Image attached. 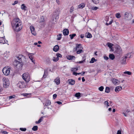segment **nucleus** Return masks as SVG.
Returning a JSON list of instances; mask_svg holds the SVG:
<instances>
[{
	"instance_id": "1",
	"label": "nucleus",
	"mask_w": 134,
	"mask_h": 134,
	"mask_svg": "<svg viewBox=\"0 0 134 134\" xmlns=\"http://www.w3.org/2000/svg\"><path fill=\"white\" fill-rule=\"evenodd\" d=\"M11 25L13 29L16 31H18L22 28L23 25L21 24H19L12 22Z\"/></svg>"
},
{
	"instance_id": "2",
	"label": "nucleus",
	"mask_w": 134,
	"mask_h": 134,
	"mask_svg": "<svg viewBox=\"0 0 134 134\" xmlns=\"http://www.w3.org/2000/svg\"><path fill=\"white\" fill-rule=\"evenodd\" d=\"M20 59L15 60L13 62L14 65L16 66L18 70H21L22 69L23 63Z\"/></svg>"
},
{
	"instance_id": "3",
	"label": "nucleus",
	"mask_w": 134,
	"mask_h": 134,
	"mask_svg": "<svg viewBox=\"0 0 134 134\" xmlns=\"http://www.w3.org/2000/svg\"><path fill=\"white\" fill-rule=\"evenodd\" d=\"M2 80L3 87L5 88L8 87L10 84L9 80L5 77H3L2 79Z\"/></svg>"
},
{
	"instance_id": "4",
	"label": "nucleus",
	"mask_w": 134,
	"mask_h": 134,
	"mask_svg": "<svg viewBox=\"0 0 134 134\" xmlns=\"http://www.w3.org/2000/svg\"><path fill=\"white\" fill-rule=\"evenodd\" d=\"M83 48L81 47V44H76L75 50L77 54H80L83 52L82 50Z\"/></svg>"
},
{
	"instance_id": "5",
	"label": "nucleus",
	"mask_w": 134,
	"mask_h": 134,
	"mask_svg": "<svg viewBox=\"0 0 134 134\" xmlns=\"http://www.w3.org/2000/svg\"><path fill=\"white\" fill-rule=\"evenodd\" d=\"M23 79L26 82H28L30 80V76L28 73H25L22 75Z\"/></svg>"
},
{
	"instance_id": "6",
	"label": "nucleus",
	"mask_w": 134,
	"mask_h": 134,
	"mask_svg": "<svg viewBox=\"0 0 134 134\" xmlns=\"http://www.w3.org/2000/svg\"><path fill=\"white\" fill-rule=\"evenodd\" d=\"M11 68L4 67L2 71L3 74L5 75L8 76L9 75Z\"/></svg>"
},
{
	"instance_id": "7",
	"label": "nucleus",
	"mask_w": 134,
	"mask_h": 134,
	"mask_svg": "<svg viewBox=\"0 0 134 134\" xmlns=\"http://www.w3.org/2000/svg\"><path fill=\"white\" fill-rule=\"evenodd\" d=\"M26 84L24 82H19L18 83V85L20 88H23L26 87Z\"/></svg>"
},
{
	"instance_id": "8",
	"label": "nucleus",
	"mask_w": 134,
	"mask_h": 134,
	"mask_svg": "<svg viewBox=\"0 0 134 134\" xmlns=\"http://www.w3.org/2000/svg\"><path fill=\"white\" fill-rule=\"evenodd\" d=\"M124 16L126 19L130 20L132 16L130 13L126 12L124 14Z\"/></svg>"
},
{
	"instance_id": "9",
	"label": "nucleus",
	"mask_w": 134,
	"mask_h": 134,
	"mask_svg": "<svg viewBox=\"0 0 134 134\" xmlns=\"http://www.w3.org/2000/svg\"><path fill=\"white\" fill-rule=\"evenodd\" d=\"M133 56V54L132 53H128L124 56L125 59L127 58H132Z\"/></svg>"
},
{
	"instance_id": "10",
	"label": "nucleus",
	"mask_w": 134,
	"mask_h": 134,
	"mask_svg": "<svg viewBox=\"0 0 134 134\" xmlns=\"http://www.w3.org/2000/svg\"><path fill=\"white\" fill-rule=\"evenodd\" d=\"M12 22H14V23L15 22L20 24H22L21 20L18 18H14Z\"/></svg>"
},
{
	"instance_id": "11",
	"label": "nucleus",
	"mask_w": 134,
	"mask_h": 134,
	"mask_svg": "<svg viewBox=\"0 0 134 134\" xmlns=\"http://www.w3.org/2000/svg\"><path fill=\"white\" fill-rule=\"evenodd\" d=\"M112 81L113 83L115 85H119L120 81L118 80L113 79L112 80Z\"/></svg>"
},
{
	"instance_id": "12",
	"label": "nucleus",
	"mask_w": 134,
	"mask_h": 134,
	"mask_svg": "<svg viewBox=\"0 0 134 134\" xmlns=\"http://www.w3.org/2000/svg\"><path fill=\"white\" fill-rule=\"evenodd\" d=\"M30 29L32 34L34 35H35L36 34V33L34 31L35 29L34 27L32 26H31L30 27Z\"/></svg>"
},
{
	"instance_id": "13",
	"label": "nucleus",
	"mask_w": 134,
	"mask_h": 134,
	"mask_svg": "<svg viewBox=\"0 0 134 134\" xmlns=\"http://www.w3.org/2000/svg\"><path fill=\"white\" fill-rule=\"evenodd\" d=\"M122 89V87L121 86H118L115 87V91L116 92L118 93L119 91H121Z\"/></svg>"
},
{
	"instance_id": "14",
	"label": "nucleus",
	"mask_w": 134,
	"mask_h": 134,
	"mask_svg": "<svg viewBox=\"0 0 134 134\" xmlns=\"http://www.w3.org/2000/svg\"><path fill=\"white\" fill-rule=\"evenodd\" d=\"M119 61L121 64H126V59H119Z\"/></svg>"
},
{
	"instance_id": "15",
	"label": "nucleus",
	"mask_w": 134,
	"mask_h": 134,
	"mask_svg": "<svg viewBox=\"0 0 134 134\" xmlns=\"http://www.w3.org/2000/svg\"><path fill=\"white\" fill-rule=\"evenodd\" d=\"M63 33L64 36L67 35L69 33V31L67 29H65L63 31Z\"/></svg>"
},
{
	"instance_id": "16",
	"label": "nucleus",
	"mask_w": 134,
	"mask_h": 134,
	"mask_svg": "<svg viewBox=\"0 0 134 134\" xmlns=\"http://www.w3.org/2000/svg\"><path fill=\"white\" fill-rule=\"evenodd\" d=\"M69 84L74 85L75 83V81L72 79H69L68 80Z\"/></svg>"
},
{
	"instance_id": "17",
	"label": "nucleus",
	"mask_w": 134,
	"mask_h": 134,
	"mask_svg": "<svg viewBox=\"0 0 134 134\" xmlns=\"http://www.w3.org/2000/svg\"><path fill=\"white\" fill-rule=\"evenodd\" d=\"M7 41H5L4 38L3 37H0V43H2L3 44H4L5 43H7Z\"/></svg>"
},
{
	"instance_id": "18",
	"label": "nucleus",
	"mask_w": 134,
	"mask_h": 134,
	"mask_svg": "<svg viewBox=\"0 0 134 134\" xmlns=\"http://www.w3.org/2000/svg\"><path fill=\"white\" fill-rule=\"evenodd\" d=\"M59 49V47L58 45L55 46L53 48V50L54 51L56 52L58 51Z\"/></svg>"
},
{
	"instance_id": "19",
	"label": "nucleus",
	"mask_w": 134,
	"mask_h": 134,
	"mask_svg": "<svg viewBox=\"0 0 134 134\" xmlns=\"http://www.w3.org/2000/svg\"><path fill=\"white\" fill-rule=\"evenodd\" d=\"M54 82L57 85H59L60 83V79L59 78H57L54 80Z\"/></svg>"
},
{
	"instance_id": "20",
	"label": "nucleus",
	"mask_w": 134,
	"mask_h": 134,
	"mask_svg": "<svg viewBox=\"0 0 134 134\" xmlns=\"http://www.w3.org/2000/svg\"><path fill=\"white\" fill-rule=\"evenodd\" d=\"M51 104V101L49 100H48L46 101V102L44 105L45 107H48L49 105H50Z\"/></svg>"
},
{
	"instance_id": "21",
	"label": "nucleus",
	"mask_w": 134,
	"mask_h": 134,
	"mask_svg": "<svg viewBox=\"0 0 134 134\" xmlns=\"http://www.w3.org/2000/svg\"><path fill=\"white\" fill-rule=\"evenodd\" d=\"M9 51L7 52L6 51L3 54L4 56L6 58L8 57L9 55Z\"/></svg>"
},
{
	"instance_id": "22",
	"label": "nucleus",
	"mask_w": 134,
	"mask_h": 134,
	"mask_svg": "<svg viewBox=\"0 0 134 134\" xmlns=\"http://www.w3.org/2000/svg\"><path fill=\"white\" fill-rule=\"evenodd\" d=\"M21 9L25 10L26 8V7L25 6L24 4H23L21 5Z\"/></svg>"
},
{
	"instance_id": "23",
	"label": "nucleus",
	"mask_w": 134,
	"mask_h": 134,
	"mask_svg": "<svg viewBox=\"0 0 134 134\" xmlns=\"http://www.w3.org/2000/svg\"><path fill=\"white\" fill-rule=\"evenodd\" d=\"M124 74H122V75L124 76H126V75H124V74H127L128 75H131V72H130L129 71H126L124 72Z\"/></svg>"
},
{
	"instance_id": "24",
	"label": "nucleus",
	"mask_w": 134,
	"mask_h": 134,
	"mask_svg": "<svg viewBox=\"0 0 134 134\" xmlns=\"http://www.w3.org/2000/svg\"><path fill=\"white\" fill-rule=\"evenodd\" d=\"M86 36L87 38H91L92 37V35L89 32L86 34Z\"/></svg>"
},
{
	"instance_id": "25",
	"label": "nucleus",
	"mask_w": 134,
	"mask_h": 134,
	"mask_svg": "<svg viewBox=\"0 0 134 134\" xmlns=\"http://www.w3.org/2000/svg\"><path fill=\"white\" fill-rule=\"evenodd\" d=\"M48 74L47 73V71L46 70L44 71V73L43 75V77L44 78H45L47 76Z\"/></svg>"
},
{
	"instance_id": "26",
	"label": "nucleus",
	"mask_w": 134,
	"mask_h": 134,
	"mask_svg": "<svg viewBox=\"0 0 134 134\" xmlns=\"http://www.w3.org/2000/svg\"><path fill=\"white\" fill-rule=\"evenodd\" d=\"M85 7V4H81L78 6V7L80 8H82Z\"/></svg>"
},
{
	"instance_id": "27",
	"label": "nucleus",
	"mask_w": 134,
	"mask_h": 134,
	"mask_svg": "<svg viewBox=\"0 0 134 134\" xmlns=\"http://www.w3.org/2000/svg\"><path fill=\"white\" fill-rule=\"evenodd\" d=\"M98 9V8L96 7H91V9L92 10H96Z\"/></svg>"
},
{
	"instance_id": "28",
	"label": "nucleus",
	"mask_w": 134,
	"mask_h": 134,
	"mask_svg": "<svg viewBox=\"0 0 134 134\" xmlns=\"http://www.w3.org/2000/svg\"><path fill=\"white\" fill-rule=\"evenodd\" d=\"M110 91V88L108 87H107L105 88V92L107 93H109Z\"/></svg>"
},
{
	"instance_id": "29",
	"label": "nucleus",
	"mask_w": 134,
	"mask_h": 134,
	"mask_svg": "<svg viewBox=\"0 0 134 134\" xmlns=\"http://www.w3.org/2000/svg\"><path fill=\"white\" fill-rule=\"evenodd\" d=\"M67 59H73V58H75L74 56H71V55H68L66 57Z\"/></svg>"
},
{
	"instance_id": "30",
	"label": "nucleus",
	"mask_w": 134,
	"mask_h": 134,
	"mask_svg": "<svg viewBox=\"0 0 134 134\" xmlns=\"http://www.w3.org/2000/svg\"><path fill=\"white\" fill-rule=\"evenodd\" d=\"M32 129L34 131H36L38 129V127L37 126H34L32 128Z\"/></svg>"
},
{
	"instance_id": "31",
	"label": "nucleus",
	"mask_w": 134,
	"mask_h": 134,
	"mask_svg": "<svg viewBox=\"0 0 134 134\" xmlns=\"http://www.w3.org/2000/svg\"><path fill=\"white\" fill-rule=\"evenodd\" d=\"M76 36V34H70L69 35V36L70 37V38L71 39H72L74 37H75Z\"/></svg>"
},
{
	"instance_id": "32",
	"label": "nucleus",
	"mask_w": 134,
	"mask_h": 134,
	"mask_svg": "<svg viewBox=\"0 0 134 134\" xmlns=\"http://www.w3.org/2000/svg\"><path fill=\"white\" fill-rule=\"evenodd\" d=\"M110 59H114L115 56L113 54H110L109 55Z\"/></svg>"
},
{
	"instance_id": "33",
	"label": "nucleus",
	"mask_w": 134,
	"mask_h": 134,
	"mask_svg": "<svg viewBox=\"0 0 134 134\" xmlns=\"http://www.w3.org/2000/svg\"><path fill=\"white\" fill-rule=\"evenodd\" d=\"M61 36H62V34H59L58 35L57 38V40H60L61 38Z\"/></svg>"
},
{
	"instance_id": "34",
	"label": "nucleus",
	"mask_w": 134,
	"mask_h": 134,
	"mask_svg": "<svg viewBox=\"0 0 134 134\" xmlns=\"http://www.w3.org/2000/svg\"><path fill=\"white\" fill-rule=\"evenodd\" d=\"M108 46L110 48H111L113 46V44L110 43H107Z\"/></svg>"
},
{
	"instance_id": "35",
	"label": "nucleus",
	"mask_w": 134,
	"mask_h": 134,
	"mask_svg": "<svg viewBox=\"0 0 134 134\" xmlns=\"http://www.w3.org/2000/svg\"><path fill=\"white\" fill-rule=\"evenodd\" d=\"M56 56H57V57L56 58H57V59H58V58L59 57V58H61L62 57V56L61 54H60L59 53H57L56 54ZM54 58V59H56V58Z\"/></svg>"
},
{
	"instance_id": "36",
	"label": "nucleus",
	"mask_w": 134,
	"mask_h": 134,
	"mask_svg": "<svg viewBox=\"0 0 134 134\" xmlns=\"http://www.w3.org/2000/svg\"><path fill=\"white\" fill-rule=\"evenodd\" d=\"M18 59H23L25 58L23 56V55H19L18 57H17Z\"/></svg>"
},
{
	"instance_id": "37",
	"label": "nucleus",
	"mask_w": 134,
	"mask_h": 134,
	"mask_svg": "<svg viewBox=\"0 0 134 134\" xmlns=\"http://www.w3.org/2000/svg\"><path fill=\"white\" fill-rule=\"evenodd\" d=\"M92 2L95 4H97L99 3L98 0H92Z\"/></svg>"
},
{
	"instance_id": "38",
	"label": "nucleus",
	"mask_w": 134,
	"mask_h": 134,
	"mask_svg": "<svg viewBox=\"0 0 134 134\" xmlns=\"http://www.w3.org/2000/svg\"><path fill=\"white\" fill-rule=\"evenodd\" d=\"M116 16L118 18H119L120 17V15L119 13H117L116 14Z\"/></svg>"
},
{
	"instance_id": "39",
	"label": "nucleus",
	"mask_w": 134,
	"mask_h": 134,
	"mask_svg": "<svg viewBox=\"0 0 134 134\" xmlns=\"http://www.w3.org/2000/svg\"><path fill=\"white\" fill-rule=\"evenodd\" d=\"M97 60V59H91V60L90 62V63H93L95 62H96Z\"/></svg>"
},
{
	"instance_id": "40",
	"label": "nucleus",
	"mask_w": 134,
	"mask_h": 134,
	"mask_svg": "<svg viewBox=\"0 0 134 134\" xmlns=\"http://www.w3.org/2000/svg\"><path fill=\"white\" fill-rule=\"evenodd\" d=\"M104 88L103 86H101L99 88V90L101 91H103Z\"/></svg>"
},
{
	"instance_id": "41",
	"label": "nucleus",
	"mask_w": 134,
	"mask_h": 134,
	"mask_svg": "<svg viewBox=\"0 0 134 134\" xmlns=\"http://www.w3.org/2000/svg\"><path fill=\"white\" fill-rule=\"evenodd\" d=\"M74 7L73 6H72L70 9V12L71 13L74 11Z\"/></svg>"
},
{
	"instance_id": "42",
	"label": "nucleus",
	"mask_w": 134,
	"mask_h": 134,
	"mask_svg": "<svg viewBox=\"0 0 134 134\" xmlns=\"http://www.w3.org/2000/svg\"><path fill=\"white\" fill-rule=\"evenodd\" d=\"M80 96V94L79 93H77L75 94V96L76 97H78Z\"/></svg>"
},
{
	"instance_id": "43",
	"label": "nucleus",
	"mask_w": 134,
	"mask_h": 134,
	"mask_svg": "<svg viewBox=\"0 0 134 134\" xmlns=\"http://www.w3.org/2000/svg\"><path fill=\"white\" fill-rule=\"evenodd\" d=\"M77 70H78V68H74L72 69V71H76Z\"/></svg>"
},
{
	"instance_id": "44",
	"label": "nucleus",
	"mask_w": 134,
	"mask_h": 134,
	"mask_svg": "<svg viewBox=\"0 0 134 134\" xmlns=\"http://www.w3.org/2000/svg\"><path fill=\"white\" fill-rule=\"evenodd\" d=\"M20 130L22 131H25L26 130V129L25 128H20Z\"/></svg>"
},
{
	"instance_id": "45",
	"label": "nucleus",
	"mask_w": 134,
	"mask_h": 134,
	"mask_svg": "<svg viewBox=\"0 0 134 134\" xmlns=\"http://www.w3.org/2000/svg\"><path fill=\"white\" fill-rule=\"evenodd\" d=\"M15 97V96L13 95V96H10L9 97V99H11L12 98H14Z\"/></svg>"
},
{
	"instance_id": "46",
	"label": "nucleus",
	"mask_w": 134,
	"mask_h": 134,
	"mask_svg": "<svg viewBox=\"0 0 134 134\" xmlns=\"http://www.w3.org/2000/svg\"><path fill=\"white\" fill-rule=\"evenodd\" d=\"M57 97V95L56 94H54L53 95V98L54 99H55Z\"/></svg>"
},
{
	"instance_id": "47",
	"label": "nucleus",
	"mask_w": 134,
	"mask_h": 134,
	"mask_svg": "<svg viewBox=\"0 0 134 134\" xmlns=\"http://www.w3.org/2000/svg\"><path fill=\"white\" fill-rule=\"evenodd\" d=\"M18 3V1H15L14 3L12 4V5H15L16 4H17Z\"/></svg>"
},
{
	"instance_id": "48",
	"label": "nucleus",
	"mask_w": 134,
	"mask_h": 134,
	"mask_svg": "<svg viewBox=\"0 0 134 134\" xmlns=\"http://www.w3.org/2000/svg\"><path fill=\"white\" fill-rule=\"evenodd\" d=\"M85 60H84L82 61H80L79 62V63H83L85 62Z\"/></svg>"
},
{
	"instance_id": "49",
	"label": "nucleus",
	"mask_w": 134,
	"mask_h": 134,
	"mask_svg": "<svg viewBox=\"0 0 134 134\" xmlns=\"http://www.w3.org/2000/svg\"><path fill=\"white\" fill-rule=\"evenodd\" d=\"M108 103H109L107 101H106L104 102L105 104H107V107L109 106V105L108 104Z\"/></svg>"
},
{
	"instance_id": "50",
	"label": "nucleus",
	"mask_w": 134,
	"mask_h": 134,
	"mask_svg": "<svg viewBox=\"0 0 134 134\" xmlns=\"http://www.w3.org/2000/svg\"><path fill=\"white\" fill-rule=\"evenodd\" d=\"M29 94L28 93H23L22 94V95L25 96H27Z\"/></svg>"
},
{
	"instance_id": "51",
	"label": "nucleus",
	"mask_w": 134,
	"mask_h": 134,
	"mask_svg": "<svg viewBox=\"0 0 134 134\" xmlns=\"http://www.w3.org/2000/svg\"><path fill=\"white\" fill-rule=\"evenodd\" d=\"M31 61L34 64L35 63V59H30Z\"/></svg>"
},
{
	"instance_id": "52",
	"label": "nucleus",
	"mask_w": 134,
	"mask_h": 134,
	"mask_svg": "<svg viewBox=\"0 0 134 134\" xmlns=\"http://www.w3.org/2000/svg\"><path fill=\"white\" fill-rule=\"evenodd\" d=\"M117 134H121V131L120 130H118L117 131Z\"/></svg>"
},
{
	"instance_id": "53",
	"label": "nucleus",
	"mask_w": 134,
	"mask_h": 134,
	"mask_svg": "<svg viewBox=\"0 0 134 134\" xmlns=\"http://www.w3.org/2000/svg\"><path fill=\"white\" fill-rule=\"evenodd\" d=\"M109 18V17L108 16H107L105 18V20L106 21H108V20H107V19H108Z\"/></svg>"
},
{
	"instance_id": "54",
	"label": "nucleus",
	"mask_w": 134,
	"mask_h": 134,
	"mask_svg": "<svg viewBox=\"0 0 134 134\" xmlns=\"http://www.w3.org/2000/svg\"><path fill=\"white\" fill-rule=\"evenodd\" d=\"M56 103L58 104H62V102L60 101H57Z\"/></svg>"
},
{
	"instance_id": "55",
	"label": "nucleus",
	"mask_w": 134,
	"mask_h": 134,
	"mask_svg": "<svg viewBox=\"0 0 134 134\" xmlns=\"http://www.w3.org/2000/svg\"><path fill=\"white\" fill-rule=\"evenodd\" d=\"M41 122V121L39 119L37 121H36V123L37 124H38L40 123Z\"/></svg>"
},
{
	"instance_id": "56",
	"label": "nucleus",
	"mask_w": 134,
	"mask_h": 134,
	"mask_svg": "<svg viewBox=\"0 0 134 134\" xmlns=\"http://www.w3.org/2000/svg\"><path fill=\"white\" fill-rule=\"evenodd\" d=\"M73 74L76 76L77 75V73L75 71H74L73 73Z\"/></svg>"
},
{
	"instance_id": "57",
	"label": "nucleus",
	"mask_w": 134,
	"mask_h": 134,
	"mask_svg": "<svg viewBox=\"0 0 134 134\" xmlns=\"http://www.w3.org/2000/svg\"><path fill=\"white\" fill-rule=\"evenodd\" d=\"M59 59H53V60L54 62H56L58 61Z\"/></svg>"
},
{
	"instance_id": "58",
	"label": "nucleus",
	"mask_w": 134,
	"mask_h": 134,
	"mask_svg": "<svg viewBox=\"0 0 134 134\" xmlns=\"http://www.w3.org/2000/svg\"><path fill=\"white\" fill-rule=\"evenodd\" d=\"M41 19H42V22H44V17L43 16H42L41 18Z\"/></svg>"
},
{
	"instance_id": "59",
	"label": "nucleus",
	"mask_w": 134,
	"mask_h": 134,
	"mask_svg": "<svg viewBox=\"0 0 134 134\" xmlns=\"http://www.w3.org/2000/svg\"><path fill=\"white\" fill-rule=\"evenodd\" d=\"M84 35L83 34H81V35L80 37L81 38H83L84 37Z\"/></svg>"
},
{
	"instance_id": "60",
	"label": "nucleus",
	"mask_w": 134,
	"mask_h": 134,
	"mask_svg": "<svg viewBox=\"0 0 134 134\" xmlns=\"http://www.w3.org/2000/svg\"><path fill=\"white\" fill-rule=\"evenodd\" d=\"M104 59H109L108 57H107L105 55H104Z\"/></svg>"
},
{
	"instance_id": "61",
	"label": "nucleus",
	"mask_w": 134,
	"mask_h": 134,
	"mask_svg": "<svg viewBox=\"0 0 134 134\" xmlns=\"http://www.w3.org/2000/svg\"><path fill=\"white\" fill-rule=\"evenodd\" d=\"M82 81L83 82H84V81H85V79H84V77H82Z\"/></svg>"
},
{
	"instance_id": "62",
	"label": "nucleus",
	"mask_w": 134,
	"mask_h": 134,
	"mask_svg": "<svg viewBox=\"0 0 134 134\" xmlns=\"http://www.w3.org/2000/svg\"><path fill=\"white\" fill-rule=\"evenodd\" d=\"M43 117H41L39 119L40 120H41V121H42V120H43Z\"/></svg>"
},
{
	"instance_id": "63",
	"label": "nucleus",
	"mask_w": 134,
	"mask_h": 134,
	"mask_svg": "<svg viewBox=\"0 0 134 134\" xmlns=\"http://www.w3.org/2000/svg\"><path fill=\"white\" fill-rule=\"evenodd\" d=\"M56 2L58 4H59V0H56Z\"/></svg>"
},
{
	"instance_id": "64",
	"label": "nucleus",
	"mask_w": 134,
	"mask_h": 134,
	"mask_svg": "<svg viewBox=\"0 0 134 134\" xmlns=\"http://www.w3.org/2000/svg\"><path fill=\"white\" fill-rule=\"evenodd\" d=\"M112 21H113V20H111L109 22V23L108 24H109V25H110L112 23Z\"/></svg>"
}]
</instances>
